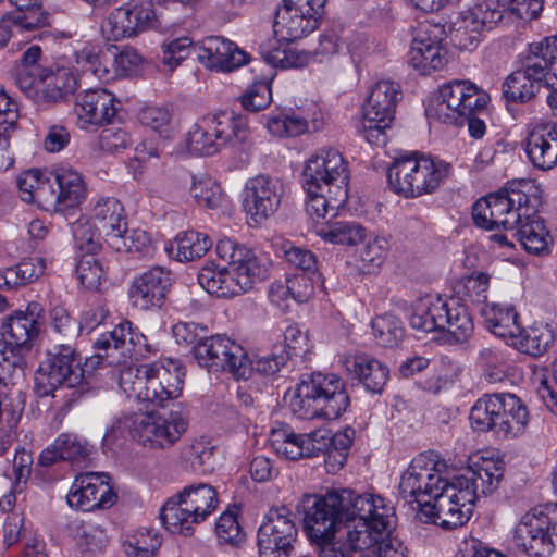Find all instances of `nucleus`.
<instances>
[{"label":"nucleus","instance_id":"nucleus-1","mask_svg":"<svg viewBox=\"0 0 557 557\" xmlns=\"http://www.w3.org/2000/svg\"><path fill=\"white\" fill-rule=\"evenodd\" d=\"M304 529L312 542L334 539L341 525L352 529L359 521L393 516V506L381 496L333 488L325 494H306L297 505Z\"/></svg>","mask_w":557,"mask_h":557},{"label":"nucleus","instance_id":"nucleus-2","mask_svg":"<svg viewBox=\"0 0 557 557\" xmlns=\"http://www.w3.org/2000/svg\"><path fill=\"white\" fill-rule=\"evenodd\" d=\"M504 472L503 461L485 460L476 469H468L451 481L445 480L432 499L423 502L416 517L423 523H433L445 530L463 525L470 519L476 498L496 491Z\"/></svg>","mask_w":557,"mask_h":557},{"label":"nucleus","instance_id":"nucleus-3","mask_svg":"<svg viewBox=\"0 0 557 557\" xmlns=\"http://www.w3.org/2000/svg\"><path fill=\"white\" fill-rule=\"evenodd\" d=\"M350 174L342 153L324 148L311 156L301 173L305 210L312 220L334 218L348 199Z\"/></svg>","mask_w":557,"mask_h":557},{"label":"nucleus","instance_id":"nucleus-4","mask_svg":"<svg viewBox=\"0 0 557 557\" xmlns=\"http://www.w3.org/2000/svg\"><path fill=\"white\" fill-rule=\"evenodd\" d=\"M187 145L199 156H213L225 148L247 152L251 148L247 120L233 111L202 116L188 132Z\"/></svg>","mask_w":557,"mask_h":557},{"label":"nucleus","instance_id":"nucleus-5","mask_svg":"<svg viewBox=\"0 0 557 557\" xmlns=\"http://www.w3.org/2000/svg\"><path fill=\"white\" fill-rule=\"evenodd\" d=\"M350 398L344 381L334 373H313L302 379L289 401L290 410L301 419L339 418L349 407Z\"/></svg>","mask_w":557,"mask_h":557},{"label":"nucleus","instance_id":"nucleus-6","mask_svg":"<svg viewBox=\"0 0 557 557\" xmlns=\"http://www.w3.org/2000/svg\"><path fill=\"white\" fill-rule=\"evenodd\" d=\"M449 173V163L414 151L394 159L387 170V181L395 194L412 199L435 191Z\"/></svg>","mask_w":557,"mask_h":557},{"label":"nucleus","instance_id":"nucleus-7","mask_svg":"<svg viewBox=\"0 0 557 557\" xmlns=\"http://www.w3.org/2000/svg\"><path fill=\"white\" fill-rule=\"evenodd\" d=\"M532 188L529 181H512L497 191L480 198L472 207L475 225L488 231H513L531 211L529 191Z\"/></svg>","mask_w":557,"mask_h":557},{"label":"nucleus","instance_id":"nucleus-8","mask_svg":"<svg viewBox=\"0 0 557 557\" xmlns=\"http://www.w3.org/2000/svg\"><path fill=\"white\" fill-rule=\"evenodd\" d=\"M219 505L215 488L208 483L186 485L161 508L160 519L171 533L191 535L194 524L205 521Z\"/></svg>","mask_w":557,"mask_h":557},{"label":"nucleus","instance_id":"nucleus-9","mask_svg":"<svg viewBox=\"0 0 557 557\" xmlns=\"http://www.w3.org/2000/svg\"><path fill=\"white\" fill-rule=\"evenodd\" d=\"M488 101V94L474 83L455 79L438 88L429 101L425 114L431 121L463 126L471 113H484Z\"/></svg>","mask_w":557,"mask_h":557},{"label":"nucleus","instance_id":"nucleus-10","mask_svg":"<svg viewBox=\"0 0 557 557\" xmlns=\"http://www.w3.org/2000/svg\"><path fill=\"white\" fill-rule=\"evenodd\" d=\"M84 370L81 358L71 345L60 344L53 346L40 363L38 376L35 379V389L39 397L52 395L57 388H76L72 396H82L85 392L83 385Z\"/></svg>","mask_w":557,"mask_h":557},{"label":"nucleus","instance_id":"nucleus-11","mask_svg":"<svg viewBox=\"0 0 557 557\" xmlns=\"http://www.w3.org/2000/svg\"><path fill=\"white\" fill-rule=\"evenodd\" d=\"M187 426L188 413L181 404H176L169 411L135 414L129 434L144 447L164 450L182 437Z\"/></svg>","mask_w":557,"mask_h":557},{"label":"nucleus","instance_id":"nucleus-12","mask_svg":"<svg viewBox=\"0 0 557 557\" xmlns=\"http://www.w3.org/2000/svg\"><path fill=\"white\" fill-rule=\"evenodd\" d=\"M400 97L398 83L380 81L372 87L358 128L369 144L384 146L387 143L386 129L391 127Z\"/></svg>","mask_w":557,"mask_h":557},{"label":"nucleus","instance_id":"nucleus-13","mask_svg":"<svg viewBox=\"0 0 557 557\" xmlns=\"http://www.w3.org/2000/svg\"><path fill=\"white\" fill-rule=\"evenodd\" d=\"M327 0H283L276 10L273 33L275 42H292L315 30Z\"/></svg>","mask_w":557,"mask_h":557},{"label":"nucleus","instance_id":"nucleus-14","mask_svg":"<svg viewBox=\"0 0 557 557\" xmlns=\"http://www.w3.org/2000/svg\"><path fill=\"white\" fill-rule=\"evenodd\" d=\"M297 537L292 510L286 506L271 508L258 530L259 557H290Z\"/></svg>","mask_w":557,"mask_h":557},{"label":"nucleus","instance_id":"nucleus-15","mask_svg":"<svg viewBox=\"0 0 557 557\" xmlns=\"http://www.w3.org/2000/svg\"><path fill=\"white\" fill-rule=\"evenodd\" d=\"M198 364L211 372L228 371L237 377H245L247 354L244 348L224 335L200 338L193 348Z\"/></svg>","mask_w":557,"mask_h":557},{"label":"nucleus","instance_id":"nucleus-16","mask_svg":"<svg viewBox=\"0 0 557 557\" xmlns=\"http://www.w3.org/2000/svg\"><path fill=\"white\" fill-rule=\"evenodd\" d=\"M391 517L359 521L346 531L345 541L330 539L315 542L319 557H372L367 549L388 530Z\"/></svg>","mask_w":557,"mask_h":557},{"label":"nucleus","instance_id":"nucleus-17","mask_svg":"<svg viewBox=\"0 0 557 557\" xmlns=\"http://www.w3.org/2000/svg\"><path fill=\"white\" fill-rule=\"evenodd\" d=\"M215 252L220 259L228 263L242 294L252 289L255 284L269 276L268 261L252 249L231 238L220 239Z\"/></svg>","mask_w":557,"mask_h":557},{"label":"nucleus","instance_id":"nucleus-18","mask_svg":"<svg viewBox=\"0 0 557 557\" xmlns=\"http://www.w3.org/2000/svg\"><path fill=\"white\" fill-rule=\"evenodd\" d=\"M284 195L283 184L270 175H257L247 181L243 193V208L255 225L263 224L281 207Z\"/></svg>","mask_w":557,"mask_h":557},{"label":"nucleus","instance_id":"nucleus-19","mask_svg":"<svg viewBox=\"0 0 557 557\" xmlns=\"http://www.w3.org/2000/svg\"><path fill=\"white\" fill-rule=\"evenodd\" d=\"M445 39L443 25L422 23L416 29L409 50V62L421 74L444 67L447 62L446 50L442 47Z\"/></svg>","mask_w":557,"mask_h":557},{"label":"nucleus","instance_id":"nucleus-20","mask_svg":"<svg viewBox=\"0 0 557 557\" xmlns=\"http://www.w3.org/2000/svg\"><path fill=\"white\" fill-rule=\"evenodd\" d=\"M110 476L104 472L79 473L66 496L67 504L82 511L110 508L116 499L109 483Z\"/></svg>","mask_w":557,"mask_h":557},{"label":"nucleus","instance_id":"nucleus-21","mask_svg":"<svg viewBox=\"0 0 557 557\" xmlns=\"http://www.w3.org/2000/svg\"><path fill=\"white\" fill-rule=\"evenodd\" d=\"M94 347L98 350L99 358H114L108 361L110 366L120 364L121 359L144 356L148 351L145 335L127 320L115 325L112 331L101 334L95 341Z\"/></svg>","mask_w":557,"mask_h":557},{"label":"nucleus","instance_id":"nucleus-22","mask_svg":"<svg viewBox=\"0 0 557 557\" xmlns=\"http://www.w3.org/2000/svg\"><path fill=\"white\" fill-rule=\"evenodd\" d=\"M185 371L178 360L166 359L149 363L144 401L164 407L165 401L181 396Z\"/></svg>","mask_w":557,"mask_h":557},{"label":"nucleus","instance_id":"nucleus-23","mask_svg":"<svg viewBox=\"0 0 557 557\" xmlns=\"http://www.w3.org/2000/svg\"><path fill=\"white\" fill-rule=\"evenodd\" d=\"M154 20L152 2L136 1L113 10L102 24V32L108 33L110 39L119 40L149 29Z\"/></svg>","mask_w":557,"mask_h":557},{"label":"nucleus","instance_id":"nucleus-24","mask_svg":"<svg viewBox=\"0 0 557 557\" xmlns=\"http://www.w3.org/2000/svg\"><path fill=\"white\" fill-rule=\"evenodd\" d=\"M41 313V306L30 302L25 311L16 310L9 315L1 326L3 347L29 351L39 334Z\"/></svg>","mask_w":557,"mask_h":557},{"label":"nucleus","instance_id":"nucleus-25","mask_svg":"<svg viewBox=\"0 0 557 557\" xmlns=\"http://www.w3.org/2000/svg\"><path fill=\"white\" fill-rule=\"evenodd\" d=\"M49 194L45 203L54 211L63 212L78 207L86 198L87 189L81 174L71 168H54L48 171Z\"/></svg>","mask_w":557,"mask_h":557},{"label":"nucleus","instance_id":"nucleus-26","mask_svg":"<svg viewBox=\"0 0 557 557\" xmlns=\"http://www.w3.org/2000/svg\"><path fill=\"white\" fill-rule=\"evenodd\" d=\"M546 78L540 64L527 54L521 65L506 77L502 85L503 97L507 102L527 103L535 98Z\"/></svg>","mask_w":557,"mask_h":557},{"label":"nucleus","instance_id":"nucleus-27","mask_svg":"<svg viewBox=\"0 0 557 557\" xmlns=\"http://www.w3.org/2000/svg\"><path fill=\"white\" fill-rule=\"evenodd\" d=\"M522 145L533 168L549 171L557 166V125L555 123L533 125L529 128Z\"/></svg>","mask_w":557,"mask_h":557},{"label":"nucleus","instance_id":"nucleus-28","mask_svg":"<svg viewBox=\"0 0 557 557\" xmlns=\"http://www.w3.org/2000/svg\"><path fill=\"white\" fill-rule=\"evenodd\" d=\"M172 285L170 271L162 267H153L136 277L128 292L134 307L148 310L161 307Z\"/></svg>","mask_w":557,"mask_h":557},{"label":"nucleus","instance_id":"nucleus-29","mask_svg":"<svg viewBox=\"0 0 557 557\" xmlns=\"http://www.w3.org/2000/svg\"><path fill=\"white\" fill-rule=\"evenodd\" d=\"M197 59L210 70L231 72L247 63V53L221 36L206 37L196 48Z\"/></svg>","mask_w":557,"mask_h":557},{"label":"nucleus","instance_id":"nucleus-30","mask_svg":"<svg viewBox=\"0 0 557 557\" xmlns=\"http://www.w3.org/2000/svg\"><path fill=\"white\" fill-rule=\"evenodd\" d=\"M119 101L107 89H88L76 98L75 111L82 127L111 123L116 115Z\"/></svg>","mask_w":557,"mask_h":557},{"label":"nucleus","instance_id":"nucleus-31","mask_svg":"<svg viewBox=\"0 0 557 557\" xmlns=\"http://www.w3.org/2000/svg\"><path fill=\"white\" fill-rule=\"evenodd\" d=\"M513 543L530 557H547L555 543L541 513H527L515 530Z\"/></svg>","mask_w":557,"mask_h":557},{"label":"nucleus","instance_id":"nucleus-32","mask_svg":"<svg viewBox=\"0 0 557 557\" xmlns=\"http://www.w3.org/2000/svg\"><path fill=\"white\" fill-rule=\"evenodd\" d=\"M442 322H438V331L449 344L466 343L473 334L474 324L467 304L460 296L449 298L442 297Z\"/></svg>","mask_w":557,"mask_h":557},{"label":"nucleus","instance_id":"nucleus-33","mask_svg":"<svg viewBox=\"0 0 557 557\" xmlns=\"http://www.w3.org/2000/svg\"><path fill=\"white\" fill-rule=\"evenodd\" d=\"M91 220L98 235L102 236L109 246H116L120 243V234L127 231L124 208L114 197L99 199L92 208Z\"/></svg>","mask_w":557,"mask_h":557},{"label":"nucleus","instance_id":"nucleus-34","mask_svg":"<svg viewBox=\"0 0 557 557\" xmlns=\"http://www.w3.org/2000/svg\"><path fill=\"white\" fill-rule=\"evenodd\" d=\"M89 455L90 447L87 441L74 433H62L41 451L38 463L42 467H51L62 460L81 463L85 462Z\"/></svg>","mask_w":557,"mask_h":557},{"label":"nucleus","instance_id":"nucleus-35","mask_svg":"<svg viewBox=\"0 0 557 557\" xmlns=\"http://www.w3.org/2000/svg\"><path fill=\"white\" fill-rule=\"evenodd\" d=\"M345 366L351 377L373 394H381L389 377L388 368L366 354L347 358Z\"/></svg>","mask_w":557,"mask_h":557},{"label":"nucleus","instance_id":"nucleus-36","mask_svg":"<svg viewBox=\"0 0 557 557\" xmlns=\"http://www.w3.org/2000/svg\"><path fill=\"white\" fill-rule=\"evenodd\" d=\"M503 395L504 393L486 394L474 403L469 417L473 430L478 432L494 431L498 434L500 411L505 406Z\"/></svg>","mask_w":557,"mask_h":557},{"label":"nucleus","instance_id":"nucleus-37","mask_svg":"<svg viewBox=\"0 0 557 557\" xmlns=\"http://www.w3.org/2000/svg\"><path fill=\"white\" fill-rule=\"evenodd\" d=\"M488 331L499 337H516L520 332L519 315L511 305L485 304L480 309Z\"/></svg>","mask_w":557,"mask_h":557},{"label":"nucleus","instance_id":"nucleus-38","mask_svg":"<svg viewBox=\"0 0 557 557\" xmlns=\"http://www.w3.org/2000/svg\"><path fill=\"white\" fill-rule=\"evenodd\" d=\"M198 283L210 295L219 298H230L240 295L230 265L218 268L213 262L206 264L198 273Z\"/></svg>","mask_w":557,"mask_h":557},{"label":"nucleus","instance_id":"nucleus-39","mask_svg":"<svg viewBox=\"0 0 557 557\" xmlns=\"http://www.w3.org/2000/svg\"><path fill=\"white\" fill-rule=\"evenodd\" d=\"M513 231V236L528 252L540 255L547 250L549 232L545 227L544 221L536 215L533 206H531L528 218H522Z\"/></svg>","mask_w":557,"mask_h":557},{"label":"nucleus","instance_id":"nucleus-40","mask_svg":"<svg viewBox=\"0 0 557 557\" xmlns=\"http://www.w3.org/2000/svg\"><path fill=\"white\" fill-rule=\"evenodd\" d=\"M504 410L500 411L498 434L516 437L522 434L529 422L525 405L513 394L504 393Z\"/></svg>","mask_w":557,"mask_h":557},{"label":"nucleus","instance_id":"nucleus-41","mask_svg":"<svg viewBox=\"0 0 557 557\" xmlns=\"http://www.w3.org/2000/svg\"><path fill=\"white\" fill-rule=\"evenodd\" d=\"M443 312L442 296L426 295L416 301L409 319L410 325L423 333L438 331Z\"/></svg>","mask_w":557,"mask_h":557},{"label":"nucleus","instance_id":"nucleus-42","mask_svg":"<svg viewBox=\"0 0 557 557\" xmlns=\"http://www.w3.org/2000/svg\"><path fill=\"white\" fill-rule=\"evenodd\" d=\"M497 0H480L470 8L462 20L463 28L480 34L490 30L503 20V10Z\"/></svg>","mask_w":557,"mask_h":557},{"label":"nucleus","instance_id":"nucleus-43","mask_svg":"<svg viewBox=\"0 0 557 557\" xmlns=\"http://www.w3.org/2000/svg\"><path fill=\"white\" fill-rule=\"evenodd\" d=\"M478 363L490 383H499L508 376L510 362L506 349L497 346H483L478 351Z\"/></svg>","mask_w":557,"mask_h":557},{"label":"nucleus","instance_id":"nucleus-44","mask_svg":"<svg viewBox=\"0 0 557 557\" xmlns=\"http://www.w3.org/2000/svg\"><path fill=\"white\" fill-rule=\"evenodd\" d=\"M318 235L331 244L355 246L364 240L367 231L355 221H335L322 226Z\"/></svg>","mask_w":557,"mask_h":557},{"label":"nucleus","instance_id":"nucleus-45","mask_svg":"<svg viewBox=\"0 0 557 557\" xmlns=\"http://www.w3.org/2000/svg\"><path fill=\"white\" fill-rule=\"evenodd\" d=\"M44 75V98L48 102L61 101L77 89V78L67 67H58L55 71L47 70Z\"/></svg>","mask_w":557,"mask_h":557},{"label":"nucleus","instance_id":"nucleus-46","mask_svg":"<svg viewBox=\"0 0 557 557\" xmlns=\"http://www.w3.org/2000/svg\"><path fill=\"white\" fill-rule=\"evenodd\" d=\"M516 338L521 351L533 357H540L554 344L555 332L547 324L535 325L529 330H523L520 326V332H518Z\"/></svg>","mask_w":557,"mask_h":557},{"label":"nucleus","instance_id":"nucleus-47","mask_svg":"<svg viewBox=\"0 0 557 557\" xmlns=\"http://www.w3.org/2000/svg\"><path fill=\"white\" fill-rule=\"evenodd\" d=\"M17 11L7 13L3 16H10L12 20H18L22 23H14L13 26L20 34L41 28L48 24V16L42 12L39 0H9Z\"/></svg>","mask_w":557,"mask_h":557},{"label":"nucleus","instance_id":"nucleus-48","mask_svg":"<svg viewBox=\"0 0 557 557\" xmlns=\"http://www.w3.org/2000/svg\"><path fill=\"white\" fill-rule=\"evenodd\" d=\"M75 62L83 73L89 72L102 82L114 78V72L109 67L110 60L107 52L96 46H85L75 52Z\"/></svg>","mask_w":557,"mask_h":557},{"label":"nucleus","instance_id":"nucleus-49","mask_svg":"<svg viewBox=\"0 0 557 557\" xmlns=\"http://www.w3.org/2000/svg\"><path fill=\"white\" fill-rule=\"evenodd\" d=\"M212 246L211 238L196 231H187L175 237L171 250L176 251L180 261H193L201 258Z\"/></svg>","mask_w":557,"mask_h":557},{"label":"nucleus","instance_id":"nucleus-50","mask_svg":"<svg viewBox=\"0 0 557 557\" xmlns=\"http://www.w3.org/2000/svg\"><path fill=\"white\" fill-rule=\"evenodd\" d=\"M16 185L25 202L37 200L45 203V197L50 195L48 193L50 188L48 172H42L39 169H30L21 173L16 177Z\"/></svg>","mask_w":557,"mask_h":557},{"label":"nucleus","instance_id":"nucleus-51","mask_svg":"<svg viewBox=\"0 0 557 557\" xmlns=\"http://www.w3.org/2000/svg\"><path fill=\"white\" fill-rule=\"evenodd\" d=\"M260 53L263 59L273 66L304 67L308 64L310 55L305 51L286 46H272L271 42L260 45Z\"/></svg>","mask_w":557,"mask_h":557},{"label":"nucleus","instance_id":"nucleus-52","mask_svg":"<svg viewBox=\"0 0 557 557\" xmlns=\"http://www.w3.org/2000/svg\"><path fill=\"white\" fill-rule=\"evenodd\" d=\"M270 442L278 456L289 460L307 458L308 446L305 445L302 434H296L288 429L273 430Z\"/></svg>","mask_w":557,"mask_h":557},{"label":"nucleus","instance_id":"nucleus-53","mask_svg":"<svg viewBox=\"0 0 557 557\" xmlns=\"http://www.w3.org/2000/svg\"><path fill=\"white\" fill-rule=\"evenodd\" d=\"M268 131L277 137H294L307 132L308 122L305 117L293 114L277 113L263 116Z\"/></svg>","mask_w":557,"mask_h":557},{"label":"nucleus","instance_id":"nucleus-54","mask_svg":"<svg viewBox=\"0 0 557 557\" xmlns=\"http://www.w3.org/2000/svg\"><path fill=\"white\" fill-rule=\"evenodd\" d=\"M528 54L541 65L545 78L552 75L557 79V36L531 44Z\"/></svg>","mask_w":557,"mask_h":557},{"label":"nucleus","instance_id":"nucleus-55","mask_svg":"<svg viewBox=\"0 0 557 557\" xmlns=\"http://www.w3.org/2000/svg\"><path fill=\"white\" fill-rule=\"evenodd\" d=\"M73 537L78 549L83 553H100L108 544L103 529L92 523H78L73 527Z\"/></svg>","mask_w":557,"mask_h":557},{"label":"nucleus","instance_id":"nucleus-56","mask_svg":"<svg viewBox=\"0 0 557 557\" xmlns=\"http://www.w3.org/2000/svg\"><path fill=\"white\" fill-rule=\"evenodd\" d=\"M148 371L149 363L123 366L119 375L120 387L128 394V396H134L139 401H144Z\"/></svg>","mask_w":557,"mask_h":557},{"label":"nucleus","instance_id":"nucleus-57","mask_svg":"<svg viewBox=\"0 0 557 557\" xmlns=\"http://www.w3.org/2000/svg\"><path fill=\"white\" fill-rule=\"evenodd\" d=\"M373 334L383 347H396L404 337V329L399 319L392 314L376 317L372 321Z\"/></svg>","mask_w":557,"mask_h":557},{"label":"nucleus","instance_id":"nucleus-58","mask_svg":"<svg viewBox=\"0 0 557 557\" xmlns=\"http://www.w3.org/2000/svg\"><path fill=\"white\" fill-rule=\"evenodd\" d=\"M24 355L25 352L5 347L0 349V385H14L24 376L26 366Z\"/></svg>","mask_w":557,"mask_h":557},{"label":"nucleus","instance_id":"nucleus-59","mask_svg":"<svg viewBox=\"0 0 557 557\" xmlns=\"http://www.w3.org/2000/svg\"><path fill=\"white\" fill-rule=\"evenodd\" d=\"M76 274L81 284L88 289H99L106 270L97 253H83L76 265Z\"/></svg>","mask_w":557,"mask_h":557},{"label":"nucleus","instance_id":"nucleus-60","mask_svg":"<svg viewBox=\"0 0 557 557\" xmlns=\"http://www.w3.org/2000/svg\"><path fill=\"white\" fill-rule=\"evenodd\" d=\"M288 359L289 352L284 351L282 346H273L270 355L257 357L253 360H250L247 356L248 364L244 379H247L251 372H257L261 375H274L286 364Z\"/></svg>","mask_w":557,"mask_h":557},{"label":"nucleus","instance_id":"nucleus-61","mask_svg":"<svg viewBox=\"0 0 557 557\" xmlns=\"http://www.w3.org/2000/svg\"><path fill=\"white\" fill-rule=\"evenodd\" d=\"M182 459L193 471L210 472L214 469L213 447L202 441L186 445L182 450Z\"/></svg>","mask_w":557,"mask_h":557},{"label":"nucleus","instance_id":"nucleus-62","mask_svg":"<svg viewBox=\"0 0 557 557\" xmlns=\"http://www.w3.org/2000/svg\"><path fill=\"white\" fill-rule=\"evenodd\" d=\"M161 539L153 530H140L125 543L127 557H153Z\"/></svg>","mask_w":557,"mask_h":557},{"label":"nucleus","instance_id":"nucleus-63","mask_svg":"<svg viewBox=\"0 0 557 557\" xmlns=\"http://www.w3.org/2000/svg\"><path fill=\"white\" fill-rule=\"evenodd\" d=\"M139 121L144 126L150 127L165 139L172 137L174 133V127L171 123L172 114L165 108H145L139 113Z\"/></svg>","mask_w":557,"mask_h":557},{"label":"nucleus","instance_id":"nucleus-64","mask_svg":"<svg viewBox=\"0 0 557 557\" xmlns=\"http://www.w3.org/2000/svg\"><path fill=\"white\" fill-rule=\"evenodd\" d=\"M94 228V223L86 218L76 220L71 226L75 246L84 253H98L101 250V243Z\"/></svg>","mask_w":557,"mask_h":557}]
</instances>
